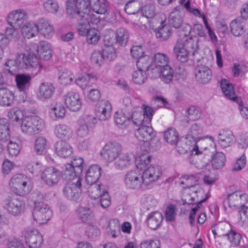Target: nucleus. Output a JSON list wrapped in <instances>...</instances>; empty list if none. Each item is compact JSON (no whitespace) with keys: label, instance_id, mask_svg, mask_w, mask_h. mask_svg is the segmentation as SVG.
<instances>
[{"label":"nucleus","instance_id":"1","mask_svg":"<svg viewBox=\"0 0 248 248\" xmlns=\"http://www.w3.org/2000/svg\"><path fill=\"white\" fill-rule=\"evenodd\" d=\"M89 3L84 0H78L73 3L67 4L66 13L73 16L78 17V31L81 36H86L90 30V23L96 24L99 19L90 13Z\"/></svg>","mask_w":248,"mask_h":248},{"label":"nucleus","instance_id":"2","mask_svg":"<svg viewBox=\"0 0 248 248\" xmlns=\"http://www.w3.org/2000/svg\"><path fill=\"white\" fill-rule=\"evenodd\" d=\"M9 185L13 192L19 195L30 193L32 187L31 178L21 173L14 175L10 180Z\"/></svg>","mask_w":248,"mask_h":248},{"label":"nucleus","instance_id":"3","mask_svg":"<svg viewBox=\"0 0 248 248\" xmlns=\"http://www.w3.org/2000/svg\"><path fill=\"white\" fill-rule=\"evenodd\" d=\"M43 195L39 194L37 199L34 202V208L32 212L33 219L39 224H44L50 219L52 216V213L47 204L41 200Z\"/></svg>","mask_w":248,"mask_h":248},{"label":"nucleus","instance_id":"4","mask_svg":"<svg viewBox=\"0 0 248 248\" xmlns=\"http://www.w3.org/2000/svg\"><path fill=\"white\" fill-rule=\"evenodd\" d=\"M43 128V121L38 116L25 117L22 119L21 129L26 135H35L40 132Z\"/></svg>","mask_w":248,"mask_h":248},{"label":"nucleus","instance_id":"5","mask_svg":"<svg viewBox=\"0 0 248 248\" xmlns=\"http://www.w3.org/2000/svg\"><path fill=\"white\" fill-rule=\"evenodd\" d=\"M15 60L20 68H32L35 74L39 72L42 68V66L38 63L37 57L33 53H30L28 55L25 53H17Z\"/></svg>","mask_w":248,"mask_h":248},{"label":"nucleus","instance_id":"6","mask_svg":"<svg viewBox=\"0 0 248 248\" xmlns=\"http://www.w3.org/2000/svg\"><path fill=\"white\" fill-rule=\"evenodd\" d=\"M143 108L136 107L133 108L131 119L133 124L137 126L144 123H149L152 120L154 110L150 107L143 105Z\"/></svg>","mask_w":248,"mask_h":248},{"label":"nucleus","instance_id":"7","mask_svg":"<svg viewBox=\"0 0 248 248\" xmlns=\"http://www.w3.org/2000/svg\"><path fill=\"white\" fill-rule=\"evenodd\" d=\"M124 184L127 188L132 189L143 190L147 187L143 183L142 174L136 170H130L126 173Z\"/></svg>","mask_w":248,"mask_h":248},{"label":"nucleus","instance_id":"8","mask_svg":"<svg viewBox=\"0 0 248 248\" xmlns=\"http://www.w3.org/2000/svg\"><path fill=\"white\" fill-rule=\"evenodd\" d=\"M62 192L67 199L74 201H78L81 195V179L80 178L74 181H70L64 186Z\"/></svg>","mask_w":248,"mask_h":248},{"label":"nucleus","instance_id":"9","mask_svg":"<svg viewBox=\"0 0 248 248\" xmlns=\"http://www.w3.org/2000/svg\"><path fill=\"white\" fill-rule=\"evenodd\" d=\"M96 120L93 115H86L78 121L76 134L78 137L85 138L94 127Z\"/></svg>","mask_w":248,"mask_h":248},{"label":"nucleus","instance_id":"10","mask_svg":"<svg viewBox=\"0 0 248 248\" xmlns=\"http://www.w3.org/2000/svg\"><path fill=\"white\" fill-rule=\"evenodd\" d=\"M122 148L118 142H108L104 146L101 155L108 162H112L116 160L122 153Z\"/></svg>","mask_w":248,"mask_h":248},{"label":"nucleus","instance_id":"11","mask_svg":"<svg viewBox=\"0 0 248 248\" xmlns=\"http://www.w3.org/2000/svg\"><path fill=\"white\" fill-rule=\"evenodd\" d=\"M176 150L181 154H184L188 151L192 154L198 155L199 146L196 145V141L193 137H186L184 140L176 142Z\"/></svg>","mask_w":248,"mask_h":248},{"label":"nucleus","instance_id":"12","mask_svg":"<svg viewBox=\"0 0 248 248\" xmlns=\"http://www.w3.org/2000/svg\"><path fill=\"white\" fill-rule=\"evenodd\" d=\"M61 177V172L52 167L47 168L41 174V179L49 186H53L57 185Z\"/></svg>","mask_w":248,"mask_h":248},{"label":"nucleus","instance_id":"13","mask_svg":"<svg viewBox=\"0 0 248 248\" xmlns=\"http://www.w3.org/2000/svg\"><path fill=\"white\" fill-rule=\"evenodd\" d=\"M136 137L140 141L144 142H147L148 141H151L150 143V146L153 147V150H156L160 146V143L157 142L156 144L155 148H154L153 146V141L152 140L155 137V133L154 130L152 127L149 126H142L137 129L135 132Z\"/></svg>","mask_w":248,"mask_h":248},{"label":"nucleus","instance_id":"14","mask_svg":"<svg viewBox=\"0 0 248 248\" xmlns=\"http://www.w3.org/2000/svg\"><path fill=\"white\" fill-rule=\"evenodd\" d=\"M24 236L28 248H39L43 241L42 235L35 229L26 230Z\"/></svg>","mask_w":248,"mask_h":248},{"label":"nucleus","instance_id":"15","mask_svg":"<svg viewBox=\"0 0 248 248\" xmlns=\"http://www.w3.org/2000/svg\"><path fill=\"white\" fill-rule=\"evenodd\" d=\"M28 17V14L25 10H14L10 12L8 15V23L10 26L19 28Z\"/></svg>","mask_w":248,"mask_h":248},{"label":"nucleus","instance_id":"16","mask_svg":"<svg viewBox=\"0 0 248 248\" xmlns=\"http://www.w3.org/2000/svg\"><path fill=\"white\" fill-rule=\"evenodd\" d=\"M169 61V58L166 55L160 53L155 54L154 56L153 65H151L152 77H157L160 73V70L168 66Z\"/></svg>","mask_w":248,"mask_h":248},{"label":"nucleus","instance_id":"17","mask_svg":"<svg viewBox=\"0 0 248 248\" xmlns=\"http://www.w3.org/2000/svg\"><path fill=\"white\" fill-rule=\"evenodd\" d=\"M111 109L110 103L108 100H102L96 105L95 115L100 120L105 121L110 117Z\"/></svg>","mask_w":248,"mask_h":248},{"label":"nucleus","instance_id":"18","mask_svg":"<svg viewBox=\"0 0 248 248\" xmlns=\"http://www.w3.org/2000/svg\"><path fill=\"white\" fill-rule=\"evenodd\" d=\"M227 201L230 208L242 207L248 201V196L242 192L235 191L228 194Z\"/></svg>","mask_w":248,"mask_h":248},{"label":"nucleus","instance_id":"19","mask_svg":"<svg viewBox=\"0 0 248 248\" xmlns=\"http://www.w3.org/2000/svg\"><path fill=\"white\" fill-rule=\"evenodd\" d=\"M162 174V170L159 166L147 168L142 173L143 183L146 187L153 182H155Z\"/></svg>","mask_w":248,"mask_h":248},{"label":"nucleus","instance_id":"20","mask_svg":"<svg viewBox=\"0 0 248 248\" xmlns=\"http://www.w3.org/2000/svg\"><path fill=\"white\" fill-rule=\"evenodd\" d=\"M64 99L66 106L71 110L76 111L81 108L82 102L78 93L69 92L64 95Z\"/></svg>","mask_w":248,"mask_h":248},{"label":"nucleus","instance_id":"21","mask_svg":"<svg viewBox=\"0 0 248 248\" xmlns=\"http://www.w3.org/2000/svg\"><path fill=\"white\" fill-rule=\"evenodd\" d=\"M5 207L8 211L14 216H17L23 212L24 202L16 198H12L6 201Z\"/></svg>","mask_w":248,"mask_h":248},{"label":"nucleus","instance_id":"22","mask_svg":"<svg viewBox=\"0 0 248 248\" xmlns=\"http://www.w3.org/2000/svg\"><path fill=\"white\" fill-rule=\"evenodd\" d=\"M54 85L48 82L42 83L38 88V98L41 100L50 99L55 92Z\"/></svg>","mask_w":248,"mask_h":248},{"label":"nucleus","instance_id":"23","mask_svg":"<svg viewBox=\"0 0 248 248\" xmlns=\"http://www.w3.org/2000/svg\"><path fill=\"white\" fill-rule=\"evenodd\" d=\"M217 140L220 146L227 148L231 146L234 143V136L231 130L224 129L218 133Z\"/></svg>","mask_w":248,"mask_h":248},{"label":"nucleus","instance_id":"24","mask_svg":"<svg viewBox=\"0 0 248 248\" xmlns=\"http://www.w3.org/2000/svg\"><path fill=\"white\" fill-rule=\"evenodd\" d=\"M177 41H180L181 42L183 45V47L187 50H190L192 56H194L198 54L199 39L197 37L194 36L183 37L179 38Z\"/></svg>","mask_w":248,"mask_h":248},{"label":"nucleus","instance_id":"25","mask_svg":"<svg viewBox=\"0 0 248 248\" xmlns=\"http://www.w3.org/2000/svg\"><path fill=\"white\" fill-rule=\"evenodd\" d=\"M196 78L199 82L205 84L211 79L212 73L208 67L201 65H198L195 71Z\"/></svg>","mask_w":248,"mask_h":248},{"label":"nucleus","instance_id":"26","mask_svg":"<svg viewBox=\"0 0 248 248\" xmlns=\"http://www.w3.org/2000/svg\"><path fill=\"white\" fill-rule=\"evenodd\" d=\"M220 86L225 96L228 98L236 101L241 106L242 101L237 97L234 92L233 87L231 83L226 79H223L221 81Z\"/></svg>","mask_w":248,"mask_h":248},{"label":"nucleus","instance_id":"27","mask_svg":"<svg viewBox=\"0 0 248 248\" xmlns=\"http://www.w3.org/2000/svg\"><path fill=\"white\" fill-rule=\"evenodd\" d=\"M55 150L58 155L64 158L70 156L73 152L70 144L63 140H60L56 143Z\"/></svg>","mask_w":248,"mask_h":248},{"label":"nucleus","instance_id":"28","mask_svg":"<svg viewBox=\"0 0 248 248\" xmlns=\"http://www.w3.org/2000/svg\"><path fill=\"white\" fill-rule=\"evenodd\" d=\"M173 51L176 55V59L181 62H187L188 56L191 53L190 50H187L183 47V45L180 41H177L173 47Z\"/></svg>","mask_w":248,"mask_h":248},{"label":"nucleus","instance_id":"29","mask_svg":"<svg viewBox=\"0 0 248 248\" xmlns=\"http://www.w3.org/2000/svg\"><path fill=\"white\" fill-rule=\"evenodd\" d=\"M54 133L57 137L61 139L69 140L73 136V130L71 127L63 124L55 125Z\"/></svg>","mask_w":248,"mask_h":248},{"label":"nucleus","instance_id":"30","mask_svg":"<svg viewBox=\"0 0 248 248\" xmlns=\"http://www.w3.org/2000/svg\"><path fill=\"white\" fill-rule=\"evenodd\" d=\"M101 168L97 165L89 167L86 173V181L88 184L96 183L101 175Z\"/></svg>","mask_w":248,"mask_h":248},{"label":"nucleus","instance_id":"31","mask_svg":"<svg viewBox=\"0 0 248 248\" xmlns=\"http://www.w3.org/2000/svg\"><path fill=\"white\" fill-rule=\"evenodd\" d=\"M36 24L37 28H38V32H39L44 37L49 38L53 35L54 28L52 25L50 24L46 20L41 19Z\"/></svg>","mask_w":248,"mask_h":248},{"label":"nucleus","instance_id":"32","mask_svg":"<svg viewBox=\"0 0 248 248\" xmlns=\"http://www.w3.org/2000/svg\"><path fill=\"white\" fill-rule=\"evenodd\" d=\"M132 161L131 156L128 153H121L114 160V167L119 170L127 168Z\"/></svg>","mask_w":248,"mask_h":248},{"label":"nucleus","instance_id":"33","mask_svg":"<svg viewBox=\"0 0 248 248\" xmlns=\"http://www.w3.org/2000/svg\"><path fill=\"white\" fill-rule=\"evenodd\" d=\"M231 230L230 224L226 222H219L211 227L214 238L217 235L220 237L226 236Z\"/></svg>","mask_w":248,"mask_h":248},{"label":"nucleus","instance_id":"34","mask_svg":"<svg viewBox=\"0 0 248 248\" xmlns=\"http://www.w3.org/2000/svg\"><path fill=\"white\" fill-rule=\"evenodd\" d=\"M136 65L138 69L146 72L147 71L149 75L152 76L151 72V65H153V59L149 55H144L137 59Z\"/></svg>","mask_w":248,"mask_h":248},{"label":"nucleus","instance_id":"35","mask_svg":"<svg viewBox=\"0 0 248 248\" xmlns=\"http://www.w3.org/2000/svg\"><path fill=\"white\" fill-rule=\"evenodd\" d=\"M89 4L93 12L101 15L107 12L108 6L106 0H90Z\"/></svg>","mask_w":248,"mask_h":248},{"label":"nucleus","instance_id":"36","mask_svg":"<svg viewBox=\"0 0 248 248\" xmlns=\"http://www.w3.org/2000/svg\"><path fill=\"white\" fill-rule=\"evenodd\" d=\"M163 217L161 213L154 212L148 215L147 222L151 229L155 230L160 226Z\"/></svg>","mask_w":248,"mask_h":248},{"label":"nucleus","instance_id":"37","mask_svg":"<svg viewBox=\"0 0 248 248\" xmlns=\"http://www.w3.org/2000/svg\"><path fill=\"white\" fill-rule=\"evenodd\" d=\"M38 29L36 24L28 22L23 26L21 33L24 37L30 39L37 35Z\"/></svg>","mask_w":248,"mask_h":248},{"label":"nucleus","instance_id":"38","mask_svg":"<svg viewBox=\"0 0 248 248\" xmlns=\"http://www.w3.org/2000/svg\"><path fill=\"white\" fill-rule=\"evenodd\" d=\"M37 53L41 59L46 61L51 57V51L48 43L41 41L37 48Z\"/></svg>","mask_w":248,"mask_h":248},{"label":"nucleus","instance_id":"39","mask_svg":"<svg viewBox=\"0 0 248 248\" xmlns=\"http://www.w3.org/2000/svg\"><path fill=\"white\" fill-rule=\"evenodd\" d=\"M169 21L170 24L175 28H178L182 25L183 20L178 7H175L170 14Z\"/></svg>","mask_w":248,"mask_h":248},{"label":"nucleus","instance_id":"40","mask_svg":"<svg viewBox=\"0 0 248 248\" xmlns=\"http://www.w3.org/2000/svg\"><path fill=\"white\" fill-rule=\"evenodd\" d=\"M14 100L13 92L5 88H0V105L9 106Z\"/></svg>","mask_w":248,"mask_h":248},{"label":"nucleus","instance_id":"41","mask_svg":"<svg viewBox=\"0 0 248 248\" xmlns=\"http://www.w3.org/2000/svg\"><path fill=\"white\" fill-rule=\"evenodd\" d=\"M80 175L77 173V170L68 164L65 165L64 169L61 172V176L62 175L64 179H69L71 181H76L78 178H80Z\"/></svg>","mask_w":248,"mask_h":248},{"label":"nucleus","instance_id":"42","mask_svg":"<svg viewBox=\"0 0 248 248\" xmlns=\"http://www.w3.org/2000/svg\"><path fill=\"white\" fill-rule=\"evenodd\" d=\"M31 77L29 75L18 74L16 76V81L20 91L27 90L30 85Z\"/></svg>","mask_w":248,"mask_h":248},{"label":"nucleus","instance_id":"43","mask_svg":"<svg viewBox=\"0 0 248 248\" xmlns=\"http://www.w3.org/2000/svg\"><path fill=\"white\" fill-rule=\"evenodd\" d=\"M65 110L61 103H56L49 110L50 117L54 120L62 119L65 115Z\"/></svg>","mask_w":248,"mask_h":248},{"label":"nucleus","instance_id":"44","mask_svg":"<svg viewBox=\"0 0 248 248\" xmlns=\"http://www.w3.org/2000/svg\"><path fill=\"white\" fill-rule=\"evenodd\" d=\"M9 123L7 119H0V140H7L10 138Z\"/></svg>","mask_w":248,"mask_h":248},{"label":"nucleus","instance_id":"45","mask_svg":"<svg viewBox=\"0 0 248 248\" xmlns=\"http://www.w3.org/2000/svg\"><path fill=\"white\" fill-rule=\"evenodd\" d=\"M115 36L117 44L121 46H125L126 45L129 38V33L125 29H118Z\"/></svg>","mask_w":248,"mask_h":248},{"label":"nucleus","instance_id":"46","mask_svg":"<svg viewBox=\"0 0 248 248\" xmlns=\"http://www.w3.org/2000/svg\"><path fill=\"white\" fill-rule=\"evenodd\" d=\"M74 77L71 71L64 69L60 72L59 79L62 84L66 85L71 83Z\"/></svg>","mask_w":248,"mask_h":248},{"label":"nucleus","instance_id":"47","mask_svg":"<svg viewBox=\"0 0 248 248\" xmlns=\"http://www.w3.org/2000/svg\"><path fill=\"white\" fill-rule=\"evenodd\" d=\"M96 78L90 74H87L82 77L78 78L76 80L77 84L82 89H85L87 87L92 86V81L95 80Z\"/></svg>","mask_w":248,"mask_h":248},{"label":"nucleus","instance_id":"48","mask_svg":"<svg viewBox=\"0 0 248 248\" xmlns=\"http://www.w3.org/2000/svg\"><path fill=\"white\" fill-rule=\"evenodd\" d=\"M226 161V156L222 152H217L214 155L212 164V166L216 169H220L224 167Z\"/></svg>","mask_w":248,"mask_h":248},{"label":"nucleus","instance_id":"49","mask_svg":"<svg viewBox=\"0 0 248 248\" xmlns=\"http://www.w3.org/2000/svg\"><path fill=\"white\" fill-rule=\"evenodd\" d=\"M10 43L8 38L2 33H0V61L3 57L4 52L6 54H11L9 48Z\"/></svg>","mask_w":248,"mask_h":248},{"label":"nucleus","instance_id":"50","mask_svg":"<svg viewBox=\"0 0 248 248\" xmlns=\"http://www.w3.org/2000/svg\"><path fill=\"white\" fill-rule=\"evenodd\" d=\"M47 144V140L44 137H38L34 141L35 152L38 155L42 154L46 149Z\"/></svg>","mask_w":248,"mask_h":248},{"label":"nucleus","instance_id":"51","mask_svg":"<svg viewBox=\"0 0 248 248\" xmlns=\"http://www.w3.org/2000/svg\"><path fill=\"white\" fill-rule=\"evenodd\" d=\"M114 120L116 124L122 128L125 127L129 121V117L123 111H118L115 113Z\"/></svg>","mask_w":248,"mask_h":248},{"label":"nucleus","instance_id":"52","mask_svg":"<svg viewBox=\"0 0 248 248\" xmlns=\"http://www.w3.org/2000/svg\"><path fill=\"white\" fill-rule=\"evenodd\" d=\"M231 31L235 36H239L243 32L244 25L240 19L232 20L230 24Z\"/></svg>","mask_w":248,"mask_h":248},{"label":"nucleus","instance_id":"53","mask_svg":"<svg viewBox=\"0 0 248 248\" xmlns=\"http://www.w3.org/2000/svg\"><path fill=\"white\" fill-rule=\"evenodd\" d=\"M178 133L174 128H169L164 132L165 140L170 144H175L178 141Z\"/></svg>","mask_w":248,"mask_h":248},{"label":"nucleus","instance_id":"54","mask_svg":"<svg viewBox=\"0 0 248 248\" xmlns=\"http://www.w3.org/2000/svg\"><path fill=\"white\" fill-rule=\"evenodd\" d=\"M90 186L88 188V192L92 199H96L100 197L105 192L102 190V186L96 183L89 184Z\"/></svg>","mask_w":248,"mask_h":248},{"label":"nucleus","instance_id":"55","mask_svg":"<svg viewBox=\"0 0 248 248\" xmlns=\"http://www.w3.org/2000/svg\"><path fill=\"white\" fill-rule=\"evenodd\" d=\"M160 77L161 80L165 83H169L172 79L173 70L170 66H167L160 70L159 74L157 76Z\"/></svg>","mask_w":248,"mask_h":248},{"label":"nucleus","instance_id":"56","mask_svg":"<svg viewBox=\"0 0 248 248\" xmlns=\"http://www.w3.org/2000/svg\"><path fill=\"white\" fill-rule=\"evenodd\" d=\"M195 175H186L180 178V185H184L185 187L190 188L195 186L198 181Z\"/></svg>","mask_w":248,"mask_h":248},{"label":"nucleus","instance_id":"57","mask_svg":"<svg viewBox=\"0 0 248 248\" xmlns=\"http://www.w3.org/2000/svg\"><path fill=\"white\" fill-rule=\"evenodd\" d=\"M151 156L149 155H142L136 159L137 168L140 170L145 169L150 164Z\"/></svg>","mask_w":248,"mask_h":248},{"label":"nucleus","instance_id":"58","mask_svg":"<svg viewBox=\"0 0 248 248\" xmlns=\"http://www.w3.org/2000/svg\"><path fill=\"white\" fill-rule=\"evenodd\" d=\"M7 147L9 154L12 156H16L20 152L21 144L18 140L15 141L10 140Z\"/></svg>","mask_w":248,"mask_h":248},{"label":"nucleus","instance_id":"59","mask_svg":"<svg viewBox=\"0 0 248 248\" xmlns=\"http://www.w3.org/2000/svg\"><path fill=\"white\" fill-rule=\"evenodd\" d=\"M225 237H227V240L229 241L231 246L237 247L240 244L241 236L235 231L232 229Z\"/></svg>","mask_w":248,"mask_h":248},{"label":"nucleus","instance_id":"60","mask_svg":"<svg viewBox=\"0 0 248 248\" xmlns=\"http://www.w3.org/2000/svg\"><path fill=\"white\" fill-rule=\"evenodd\" d=\"M87 42L90 44H96L100 39V32L95 28H93L86 34Z\"/></svg>","mask_w":248,"mask_h":248},{"label":"nucleus","instance_id":"61","mask_svg":"<svg viewBox=\"0 0 248 248\" xmlns=\"http://www.w3.org/2000/svg\"><path fill=\"white\" fill-rule=\"evenodd\" d=\"M20 68L16 60L9 59L4 64V71L13 75L16 73L18 69Z\"/></svg>","mask_w":248,"mask_h":248},{"label":"nucleus","instance_id":"62","mask_svg":"<svg viewBox=\"0 0 248 248\" xmlns=\"http://www.w3.org/2000/svg\"><path fill=\"white\" fill-rule=\"evenodd\" d=\"M43 8L46 12L54 14L58 11L59 5L54 0H47L43 3Z\"/></svg>","mask_w":248,"mask_h":248},{"label":"nucleus","instance_id":"63","mask_svg":"<svg viewBox=\"0 0 248 248\" xmlns=\"http://www.w3.org/2000/svg\"><path fill=\"white\" fill-rule=\"evenodd\" d=\"M140 9L139 2L135 0L128 1L125 5L124 10L129 15L137 13Z\"/></svg>","mask_w":248,"mask_h":248},{"label":"nucleus","instance_id":"64","mask_svg":"<svg viewBox=\"0 0 248 248\" xmlns=\"http://www.w3.org/2000/svg\"><path fill=\"white\" fill-rule=\"evenodd\" d=\"M142 15L147 18H152L156 15L155 7L153 4H147L142 9Z\"/></svg>","mask_w":248,"mask_h":248}]
</instances>
